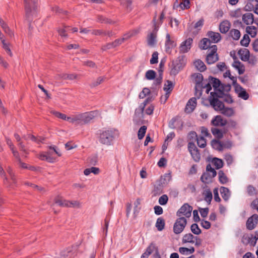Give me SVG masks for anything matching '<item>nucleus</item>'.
Returning a JSON list of instances; mask_svg holds the SVG:
<instances>
[{"label": "nucleus", "mask_w": 258, "mask_h": 258, "mask_svg": "<svg viewBox=\"0 0 258 258\" xmlns=\"http://www.w3.org/2000/svg\"><path fill=\"white\" fill-rule=\"evenodd\" d=\"M119 136L118 131L115 129H109L103 131L100 134L99 141L107 146L112 145L116 137Z\"/></svg>", "instance_id": "obj_1"}, {"label": "nucleus", "mask_w": 258, "mask_h": 258, "mask_svg": "<svg viewBox=\"0 0 258 258\" xmlns=\"http://www.w3.org/2000/svg\"><path fill=\"white\" fill-rule=\"evenodd\" d=\"M25 17L28 21H31L37 14V0H24Z\"/></svg>", "instance_id": "obj_2"}, {"label": "nucleus", "mask_w": 258, "mask_h": 258, "mask_svg": "<svg viewBox=\"0 0 258 258\" xmlns=\"http://www.w3.org/2000/svg\"><path fill=\"white\" fill-rule=\"evenodd\" d=\"M138 30H133L131 31L128 33L124 35L123 37L119 39H117L115 40L112 42L108 43L105 45H104L102 46V50L103 51H106L108 49H112L115 48L118 46H119L121 44H122L124 40H127L130 37L135 36L139 33Z\"/></svg>", "instance_id": "obj_3"}, {"label": "nucleus", "mask_w": 258, "mask_h": 258, "mask_svg": "<svg viewBox=\"0 0 258 258\" xmlns=\"http://www.w3.org/2000/svg\"><path fill=\"white\" fill-rule=\"evenodd\" d=\"M224 93L211 92L210 96L209 97V100L211 106L216 111H222L225 107L224 103L220 101L218 98H222Z\"/></svg>", "instance_id": "obj_4"}, {"label": "nucleus", "mask_w": 258, "mask_h": 258, "mask_svg": "<svg viewBox=\"0 0 258 258\" xmlns=\"http://www.w3.org/2000/svg\"><path fill=\"white\" fill-rule=\"evenodd\" d=\"M221 82L219 79L209 76L208 79L207 83L204 85V87L206 89V92L208 94L212 90V86L214 88V92H219L220 91L222 93L221 90H220V87L221 86Z\"/></svg>", "instance_id": "obj_5"}, {"label": "nucleus", "mask_w": 258, "mask_h": 258, "mask_svg": "<svg viewBox=\"0 0 258 258\" xmlns=\"http://www.w3.org/2000/svg\"><path fill=\"white\" fill-rule=\"evenodd\" d=\"M186 224L187 220L185 217L178 218L173 225V232L175 234H180L184 230Z\"/></svg>", "instance_id": "obj_6"}, {"label": "nucleus", "mask_w": 258, "mask_h": 258, "mask_svg": "<svg viewBox=\"0 0 258 258\" xmlns=\"http://www.w3.org/2000/svg\"><path fill=\"white\" fill-rule=\"evenodd\" d=\"M194 76L196 82L195 89L197 91V93L199 92V96H201L202 94V89L206 88V87H204V85L207 83L208 79L204 80L202 74L200 73L195 74Z\"/></svg>", "instance_id": "obj_7"}, {"label": "nucleus", "mask_w": 258, "mask_h": 258, "mask_svg": "<svg viewBox=\"0 0 258 258\" xmlns=\"http://www.w3.org/2000/svg\"><path fill=\"white\" fill-rule=\"evenodd\" d=\"M217 47L216 45L211 46L208 50V54L206 57V62L209 64H211L218 60L219 57L217 53Z\"/></svg>", "instance_id": "obj_8"}, {"label": "nucleus", "mask_w": 258, "mask_h": 258, "mask_svg": "<svg viewBox=\"0 0 258 258\" xmlns=\"http://www.w3.org/2000/svg\"><path fill=\"white\" fill-rule=\"evenodd\" d=\"M151 101V98L148 97L145 99L144 102L140 105L139 108L135 110V116L133 118V121L135 123H138L139 122L137 117H138L139 119L143 117V112L145 107L149 102Z\"/></svg>", "instance_id": "obj_9"}, {"label": "nucleus", "mask_w": 258, "mask_h": 258, "mask_svg": "<svg viewBox=\"0 0 258 258\" xmlns=\"http://www.w3.org/2000/svg\"><path fill=\"white\" fill-rule=\"evenodd\" d=\"M192 207L187 203L184 204L176 212V216L179 217H183L184 216L186 218L191 216Z\"/></svg>", "instance_id": "obj_10"}, {"label": "nucleus", "mask_w": 258, "mask_h": 258, "mask_svg": "<svg viewBox=\"0 0 258 258\" xmlns=\"http://www.w3.org/2000/svg\"><path fill=\"white\" fill-rule=\"evenodd\" d=\"M183 121L178 116L173 117L169 122L168 126L172 129L181 131L183 126Z\"/></svg>", "instance_id": "obj_11"}, {"label": "nucleus", "mask_w": 258, "mask_h": 258, "mask_svg": "<svg viewBox=\"0 0 258 258\" xmlns=\"http://www.w3.org/2000/svg\"><path fill=\"white\" fill-rule=\"evenodd\" d=\"M98 114V112L96 111H90L89 112H85L84 113H81V124H85L90 122L92 119H93Z\"/></svg>", "instance_id": "obj_12"}, {"label": "nucleus", "mask_w": 258, "mask_h": 258, "mask_svg": "<svg viewBox=\"0 0 258 258\" xmlns=\"http://www.w3.org/2000/svg\"><path fill=\"white\" fill-rule=\"evenodd\" d=\"M176 46V43L170 38V35L169 33L166 35V40L165 43V49L167 53H171V50Z\"/></svg>", "instance_id": "obj_13"}, {"label": "nucleus", "mask_w": 258, "mask_h": 258, "mask_svg": "<svg viewBox=\"0 0 258 258\" xmlns=\"http://www.w3.org/2000/svg\"><path fill=\"white\" fill-rule=\"evenodd\" d=\"M258 223V215L256 214L249 217L246 223V228L251 230L255 228Z\"/></svg>", "instance_id": "obj_14"}, {"label": "nucleus", "mask_w": 258, "mask_h": 258, "mask_svg": "<svg viewBox=\"0 0 258 258\" xmlns=\"http://www.w3.org/2000/svg\"><path fill=\"white\" fill-rule=\"evenodd\" d=\"M192 42V38L190 37L182 42L179 47L180 52L182 53L187 52L191 48Z\"/></svg>", "instance_id": "obj_15"}, {"label": "nucleus", "mask_w": 258, "mask_h": 258, "mask_svg": "<svg viewBox=\"0 0 258 258\" xmlns=\"http://www.w3.org/2000/svg\"><path fill=\"white\" fill-rule=\"evenodd\" d=\"M211 124L215 126H224L227 125V121L221 115H216L212 119Z\"/></svg>", "instance_id": "obj_16"}, {"label": "nucleus", "mask_w": 258, "mask_h": 258, "mask_svg": "<svg viewBox=\"0 0 258 258\" xmlns=\"http://www.w3.org/2000/svg\"><path fill=\"white\" fill-rule=\"evenodd\" d=\"M165 179L162 177L157 181V184L154 186L153 191L154 196L159 195L163 191V184H164Z\"/></svg>", "instance_id": "obj_17"}, {"label": "nucleus", "mask_w": 258, "mask_h": 258, "mask_svg": "<svg viewBox=\"0 0 258 258\" xmlns=\"http://www.w3.org/2000/svg\"><path fill=\"white\" fill-rule=\"evenodd\" d=\"M207 36L208 37L211 43H217L221 40V35L218 32L210 31L207 33Z\"/></svg>", "instance_id": "obj_18"}, {"label": "nucleus", "mask_w": 258, "mask_h": 258, "mask_svg": "<svg viewBox=\"0 0 258 258\" xmlns=\"http://www.w3.org/2000/svg\"><path fill=\"white\" fill-rule=\"evenodd\" d=\"M197 105V99L192 97L186 103L185 111L187 113L192 112L195 109Z\"/></svg>", "instance_id": "obj_19"}, {"label": "nucleus", "mask_w": 258, "mask_h": 258, "mask_svg": "<svg viewBox=\"0 0 258 258\" xmlns=\"http://www.w3.org/2000/svg\"><path fill=\"white\" fill-rule=\"evenodd\" d=\"M235 91L238 93L239 97L246 100L249 98V94L246 92V90L243 88L240 85H237L235 86Z\"/></svg>", "instance_id": "obj_20"}, {"label": "nucleus", "mask_w": 258, "mask_h": 258, "mask_svg": "<svg viewBox=\"0 0 258 258\" xmlns=\"http://www.w3.org/2000/svg\"><path fill=\"white\" fill-rule=\"evenodd\" d=\"M231 23L228 20H224L220 23L219 29L221 33L225 34L229 31Z\"/></svg>", "instance_id": "obj_21"}, {"label": "nucleus", "mask_w": 258, "mask_h": 258, "mask_svg": "<svg viewBox=\"0 0 258 258\" xmlns=\"http://www.w3.org/2000/svg\"><path fill=\"white\" fill-rule=\"evenodd\" d=\"M238 54L240 58L243 61H248L249 59V51L246 48L239 50Z\"/></svg>", "instance_id": "obj_22"}, {"label": "nucleus", "mask_w": 258, "mask_h": 258, "mask_svg": "<svg viewBox=\"0 0 258 258\" xmlns=\"http://www.w3.org/2000/svg\"><path fill=\"white\" fill-rule=\"evenodd\" d=\"M157 35L155 32H152L147 36V44L150 46H154L156 43Z\"/></svg>", "instance_id": "obj_23"}, {"label": "nucleus", "mask_w": 258, "mask_h": 258, "mask_svg": "<svg viewBox=\"0 0 258 258\" xmlns=\"http://www.w3.org/2000/svg\"><path fill=\"white\" fill-rule=\"evenodd\" d=\"M242 20L247 25L251 24L254 21L253 15L251 13H247L242 16Z\"/></svg>", "instance_id": "obj_24"}, {"label": "nucleus", "mask_w": 258, "mask_h": 258, "mask_svg": "<svg viewBox=\"0 0 258 258\" xmlns=\"http://www.w3.org/2000/svg\"><path fill=\"white\" fill-rule=\"evenodd\" d=\"M54 202L60 207H69V201L64 200L62 197H56L54 199Z\"/></svg>", "instance_id": "obj_25"}, {"label": "nucleus", "mask_w": 258, "mask_h": 258, "mask_svg": "<svg viewBox=\"0 0 258 258\" xmlns=\"http://www.w3.org/2000/svg\"><path fill=\"white\" fill-rule=\"evenodd\" d=\"M221 196L225 201H227L230 197V191L227 187L222 186L220 188Z\"/></svg>", "instance_id": "obj_26"}, {"label": "nucleus", "mask_w": 258, "mask_h": 258, "mask_svg": "<svg viewBox=\"0 0 258 258\" xmlns=\"http://www.w3.org/2000/svg\"><path fill=\"white\" fill-rule=\"evenodd\" d=\"M232 66L237 69L239 75L243 74L245 71L244 65L238 60H235L232 64Z\"/></svg>", "instance_id": "obj_27"}, {"label": "nucleus", "mask_w": 258, "mask_h": 258, "mask_svg": "<svg viewBox=\"0 0 258 258\" xmlns=\"http://www.w3.org/2000/svg\"><path fill=\"white\" fill-rule=\"evenodd\" d=\"M81 120L80 114L73 115L71 116L68 117V118H67V121L69 122L77 124H81Z\"/></svg>", "instance_id": "obj_28"}, {"label": "nucleus", "mask_w": 258, "mask_h": 258, "mask_svg": "<svg viewBox=\"0 0 258 258\" xmlns=\"http://www.w3.org/2000/svg\"><path fill=\"white\" fill-rule=\"evenodd\" d=\"M195 236H194L191 233H189L187 234H185L183 235L182 242L183 243H194L195 242L194 238Z\"/></svg>", "instance_id": "obj_29"}, {"label": "nucleus", "mask_w": 258, "mask_h": 258, "mask_svg": "<svg viewBox=\"0 0 258 258\" xmlns=\"http://www.w3.org/2000/svg\"><path fill=\"white\" fill-rule=\"evenodd\" d=\"M211 145L213 149L217 151H222L223 150V145L219 140H213L211 142Z\"/></svg>", "instance_id": "obj_30"}, {"label": "nucleus", "mask_w": 258, "mask_h": 258, "mask_svg": "<svg viewBox=\"0 0 258 258\" xmlns=\"http://www.w3.org/2000/svg\"><path fill=\"white\" fill-rule=\"evenodd\" d=\"M211 44V42L210 40L208 38H204L201 41L200 43V48L202 49L206 50L208 48H211L210 45Z\"/></svg>", "instance_id": "obj_31"}, {"label": "nucleus", "mask_w": 258, "mask_h": 258, "mask_svg": "<svg viewBox=\"0 0 258 258\" xmlns=\"http://www.w3.org/2000/svg\"><path fill=\"white\" fill-rule=\"evenodd\" d=\"M194 65L197 69L201 72L205 71L207 69L204 62L200 59L196 60Z\"/></svg>", "instance_id": "obj_32"}, {"label": "nucleus", "mask_w": 258, "mask_h": 258, "mask_svg": "<svg viewBox=\"0 0 258 258\" xmlns=\"http://www.w3.org/2000/svg\"><path fill=\"white\" fill-rule=\"evenodd\" d=\"M211 163L215 166V168L217 169L221 168L223 166L224 164L223 161L222 159L216 157L212 158Z\"/></svg>", "instance_id": "obj_33"}, {"label": "nucleus", "mask_w": 258, "mask_h": 258, "mask_svg": "<svg viewBox=\"0 0 258 258\" xmlns=\"http://www.w3.org/2000/svg\"><path fill=\"white\" fill-rule=\"evenodd\" d=\"M204 196V200L208 204H210L213 199V195L210 189H208L204 190L203 192Z\"/></svg>", "instance_id": "obj_34"}, {"label": "nucleus", "mask_w": 258, "mask_h": 258, "mask_svg": "<svg viewBox=\"0 0 258 258\" xmlns=\"http://www.w3.org/2000/svg\"><path fill=\"white\" fill-rule=\"evenodd\" d=\"M177 61H178V60H176L175 61H173L172 62V68L171 70V75H177L179 73V72L180 70L181 66H180L178 64V62Z\"/></svg>", "instance_id": "obj_35"}, {"label": "nucleus", "mask_w": 258, "mask_h": 258, "mask_svg": "<svg viewBox=\"0 0 258 258\" xmlns=\"http://www.w3.org/2000/svg\"><path fill=\"white\" fill-rule=\"evenodd\" d=\"M214 177L212 176V175L209 173H204L201 177V181L205 183H208L211 181L212 179Z\"/></svg>", "instance_id": "obj_36"}, {"label": "nucleus", "mask_w": 258, "mask_h": 258, "mask_svg": "<svg viewBox=\"0 0 258 258\" xmlns=\"http://www.w3.org/2000/svg\"><path fill=\"white\" fill-rule=\"evenodd\" d=\"M218 177L219 182L221 184H225L228 182V178L222 170H220L218 172Z\"/></svg>", "instance_id": "obj_37"}, {"label": "nucleus", "mask_w": 258, "mask_h": 258, "mask_svg": "<svg viewBox=\"0 0 258 258\" xmlns=\"http://www.w3.org/2000/svg\"><path fill=\"white\" fill-rule=\"evenodd\" d=\"M165 226V220L162 217L157 219L156 223V227L158 231H162Z\"/></svg>", "instance_id": "obj_38"}, {"label": "nucleus", "mask_w": 258, "mask_h": 258, "mask_svg": "<svg viewBox=\"0 0 258 258\" xmlns=\"http://www.w3.org/2000/svg\"><path fill=\"white\" fill-rule=\"evenodd\" d=\"M195 248L194 247H191L190 248L186 247H179V252L182 254H188L193 253L195 252Z\"/></svg>", "instance_id": "obj_39"}, {"label": "nucleus", "mask_w": 258, "mask_h": 258, "mask_svg": "<svg viewBox=\"0 0 258 258\" xmlns=\"http://www.w3.org/2000/svg\"><path fill=\"white\" fill-rule=\"evenodd\" d=\"M211 132L212 134L218 139H220L223 138V133L221 130L216 127H212L211 128Z\"/></svg>", "instance_id": "obj_40"}, {"label": "nucleus", "mask_w": 258, "mask_h": 258, "mask_svg": "<svg viewBox=\"0 0 258 258\" xmlns=\"http://www.w3.org/2000/svg\"><path fill=\"white\" fill-rule=\"evenodd\" d=\"M240 32L237 29H232L230 31V36L235 40H238L240 37Z\"/></svg>", "instance_id": "obj_41"}, {"label": "nucleus", "mask_w": 258, "mask_h": 258, "mask_svg": "<svg viewBox=\"0 0 258 258\" xmlns=\"http://www.w3.org/2000/svg\"><path fill=\"white\" fill-rule=\"evenodd\" d=\"M246 32L250 35L252 37H254L256 35L257 29L255 26H247L246 28Z\"/></svg>", "instance_id": "obj_42"}, {"label": "nucleus", "mask_w": 258, "mask_h": 258, "mask_svg": "<svg viewBox=\"0 0 258 258\" xmlns=\"http://www.w3.org/2000/svg\"><path fill=\"white\" fill-rule=\"evenodd\" d=\"M173 88H174V84L172 83V82L171 81H169V80H167L166 83H165L164 84L163 90L165 92H167L168 91H169L170 92V93H171Z\"/></svg>", "instance_id": "obj_43"}, {"label": "nucleus", "mask_w": 258, "mask_h": 258, "mask_svg": "<svg viewBox=\"0 0 258 258\" xmlns=\"http://www.w3.org/2000/svg\"><path fill=\"white\" fill-rule=\"evenodd\" d=\"M155 249L156 250V254L158 256V254H159L158 248L156 247L155 244L152 242L147 247L145 252H146V253H147L149 255H150Z\"/></svg>", "instance_id": "obj_44"}, {"label": "nucleus", "mask_w": 258, "mask_h": 258, "mask_svg": "<svg viewBox=\"0 0 258 258\" xmlns=\"http://www.w3.org/2000/svg\"><path fill=\"white\" fill-rule=\"evenodd\" d=\"M39 158L41 160H46L50 163L53 162L54 161V158L48 155L46 152L41 153L39 155Z\"/></svg>", "instance_id": "obj_45"}, {"label": "nucleus", "mask_w": 258, "mask_h": 258, "mask_svg": "<svg viewBox=\"0 0 258 258\" xmlns=\"http://www.w3.org/2000/svg\"><path fill=\"white\" fill-rule=\"evenodd\" d=\"M147 128V127L145 125H143L140 128L138 133V137L139 140H141L144 137Z\"/></svg>", "instance_id": "obj_46"}, {"label": "nucleus", "mask_w": 258, "mask_h": 258, "mask_svg": "<svg viewBox=\"0 0 258 258\" xmlns=\"http://www.w3.org/2000/svg\"><path fill=\"white\" fill-rule=\"evenodd\" d=\"M97 21L101 23L113 24L112 21L108 19L102 15H99L97 17Z\"/></svg>", "instance_id": "obj_47"}, {"label": "nucleus", "mask_w": 258, "mask_h": 258, "mask_svg": "<svg viewBox=\"0 0 258 258\" xmlns=\"http://www.w3.org/2000/svg\"><path fill=\"white\" fill-rule=\"evenodd\" d=\"M190 230L195 235H199L201 233V230L199 228L198 225L196 223H194L191 225Z\"/></svg>", "instance_id": "obj_48"}, {"label": "nucleus", "mask_w": 258, "mask_h": 258, "mask_svg": "<svg viewBox=\"0 0 258 258\" xmlns=\"http://www.w3.org/2000/svg\"><path fill=\"white\" fill-rule=\"evenodd\" d=\"M197 144L200 148H204L206 146V139L203 137L197 138Z\"/></svg>", "instance_id": "obj_49"}, {"label": "nucleus", "mask_w": 258, "mask_h": 258, "mask_svg": "<svg viewBox=\"0 0 258 258\" xmlns=\"http://www.w3.org/2000/svg\"><path fill=\"white\" fill-rule=\"evenodd\" d=\"M121 5L124 6L127 10L130 11L132 10L131 7L133 0H119Z\"/></svg>", "instance_id": "obj_50"}, {"label": "nucleus", "mask_w": 258, "mask_h": 258, "mask_svg": "<svg viewBox=\"0 0 258 258\" xmlns=\"http://www.w3.org/2000/svg\"><path fill=\"white\" fill-rule=\"evenodd\" d=\"M192 159L196 162H199L201 159V155L199 150H196L195 152H189Z\"/></svg>", "instance_id": "obj_51"}, {"label": "nucleus", "mask_w": 258, "mask_h": 258, "mask_svg": "<svg viewBox=\"0 0 258 258\" xmlns=\"http://www.w3.org/2000/svg\"><path fill=\"white\" fill-rule=\"evenodd\" d=\"M250 42V38L248 35H244L242 39L240 41V44L241 45L245 47L248 46Z\"/></svg>", "instance_id": "obj_52"}, {"label": "nucleus", "mask_w": 258, "mask_h": 258, "mask_svg": "<svg viewBox=\"0 0 258 258\" xmlns=\"http://www.w3.org/2000/svg\"><path fill=\"white\" fill-rule=\"evenodd\" d=\"M163 71L162 70H158V74H159L158 76L156 78L155 82H154V84L156 85H159L161 83L162 78H163Z\"/></svg>", "instance_id": "obj_53"}, {"label": "nucleus", "mask_w": 258, "mask_h": 258, "mask_svg": "<svg viewBox=\"0 0 258 258\" xmlns=\"http://www.w3.org/2000/svg\"><path fill=\"white\" fill-rule=\"evenodd\" d=\"M156 73L154 71L150 70L146 73V78L149 80H153L155 78Z\"/></svg>", "instance_id": "obj_54"}, {"label": "nucleus", "mask_w": 258, "mask_h": 258, "mask_svg": "<svg viewBox=\"0 0 258 258\" xmlns=\"http://www.w3.org/2000/svg\"><path fill=\"white\" fill-rule=\"evenodd\" d=\"M51 113L53 114H54L56 117L62 119L63 120H67V118H68V117L67 116L66 114L61 113L59 112L52 111Z\"/></svg>", "instance_id": "obj_55"}, {"label": "nucleus", "mask_w": 258, "mask_h": 258, "mask_svg": "<svg viewBox=\"0 0 258 258\" xmlns=\"http://www.w3.org/2000/svg\"><path fill=\"white\" fill-rule=\"evenodd\" d=\"M168 201V196L166 195H163L159 198L158 202L161 205H165L167 204Z\"/></svg>", "instance_id": "obj_56"}, {"label": "nucleus", "mask_w": 258, "mask_h": 258, "mask_svg": "<svg viewBox=\"0 0 258 258\" xmlns=\"http://www.w3.org/2000/svg\"><path fill=\"white\" fill-rule=\"evenodd\" d=\"M104 78L103 77H98L97 80L90 84L91 88L95 87L100 85L104 80Z\"/></svg>", "instance_id": "obj_57"}, {"label": "nucleus", "mask_w": 258, "mask_h": 258, "mask_svg": "<svg viewBox=\"0 0 258 258\" xmlns=\"http://www.w3.org/2000/svg\"><path fill=\"white\" fill-rule=\"evenodd\" d=\"M158 61V53L157 51H154L152 55V58L150 59V63L151 64H155L157 63Z\"/></svg>", "instance_id": "obj_58"}, {"label": "nucleus", "mask_w": 258, "mask_h": 258, "mask_svg": "<svg viewBox=\"0 0 258 258\" xmlns=\"http://www.w3.org/2000/svg\"><path fill=\"white\" fill-rule=\"evenodd\" d=\"M150 93V91L148 88H143V90L140 93L139 97L140 98H144L147 95Z\"/></svg>", "instance_id": "obj_59"}, {"label": "nucleus", "mask_w": 258, "mask_h": 258, "mask_svg": "<svg viewBox=\"0 0 258 258\" xmlns=\"http://www.w3.org/2000/svg\"><path fill=\"white\" fill-rule=\"evenodd\" d=\"M189 0H184L182 3L179 4V6L182 10L188 9L190 6Z\"/></svg>", "instance_id": "obj_60"}, {"label": "nucleus", "mask_w": 258, "mask_h": 258, "mask_svg": "<svg viewBox=\"0 0 258 258\" xmlns=\"http://www.w3.org/2000/svg\"><path fill=\"white\" fill-rule=\"evenodd\" d=\"M2 43L3 44L2 47L6 51L7 54L9 55L10 56H12L13 53L10 48L9 44L7 43L5 41Z\"/></svg>", "instance_id": "obj_61"}, {"label": "nucleus", "mask_w": 258, "mask_h": 258, "mask_svg": "<svg viewBox=\"0 0 258 258\" xmlns=\"http://www.w3.org/2000/svg\"><path fill=\"white\" fill-rule=\"evenodd\" d=\"M222 111V113L228 116H231L234 113L233 110L231 108L224 107Z\"/></svg>", "instance_id": "obj_62"}, {"label": "nucleus", "mask_w": 258, "mask_h": 258, "mask_svg": "<svg viewBox=\"0 0 258 258\" xmlns=\"http://www.w3.org/2000/svg\"><path fill=\"white\" fill-rule=\"evenodd\" d=\"M206 170L211 173L212 176L215 177L217 175L216 170L212 167L210 164H208L206 166Z\"/></svg>", "instance_id": "obj_63"}, {"label": "nucleus", "mask_w": 258, "mask_h": 258, "mask_svg": "<svg viewBox=\"0 0 258 258\" xmlns=\"http://www.w3.org/2000/svg\"><path fill=\"white\" fill-rule=\"evenodd\" d=\"M247 192L248 195L250 196H254L256 194L255 188L252 185H249L247 187Z\"/></svg>", "instance_id": "obj_64"}]
</instances>
